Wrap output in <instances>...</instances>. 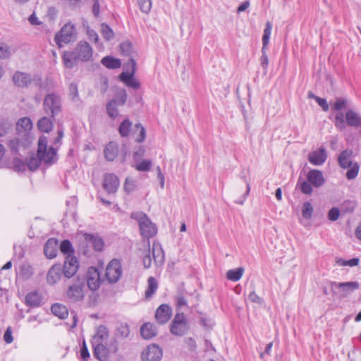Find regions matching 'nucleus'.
<instances>
[{
	"instance_id": "1",
	"label": "nucleus",
	"mask_w": 361,
	"mask_h": 361,
	"mask_svg": "<svg viewBox=\"0 0 361 361\" xmlns=\"http://www.w3.org/2000/svg\"><path fill=\"white\" fill-rule=\"evenodd\" d=\"M57 159L56 149L50 147L47 148V138L42 136L38 140V149L36 155L26 159V166L30 171H36L42 161L47 164H52Z\"/></svg>"
},
{
	"instance_id": "2",
	"label": "nucleus",
	"mask_w": 361,
	"mask_h": 361,
	"mask_svg": "<svg viewBox=\"0 0 361 361\" xmlns=\"http://www.w3.org/2000/svg\"><path fill=\"white\" fill-rule=\"evenodd\" d=\"M93 49L88 42H79L72 51L63 54V61L66 68H72L80 61L87 62L92 59Z\"/></svg>"
},
{
	"instance_id": "3",
	"label": "nucleus",
	"mask_w": 361,
	"mask_h": 361,
	"mask_svg": "<svg viewBox=\"0 0 361 361\" xmlns=\"http://www.w3.org/2000/svg\"><path fill=\"white\" fill-rule=\"evenodd\" d=\"M85 277L77 276L67 287L65 294L66 300L72 303L82 301L85 297Z\"/></svg>"
},
{
	"instance_id": "4",
	"label": "nucleus",
	"mask_w": 361,
	"mask_h": 361,
	"mask_svg": "<svg viewBox=\"0 0 361 361\" xmlns=\"http://www.w3.org/2000/svg\"><path fill=\"white\" fill-rule=\"evenodd\" d=\"M130 217L139 224L141 235L149 240L157 233L156 226L150 221L148 216L142 212H135L130 214Z\"/></svg>"
},
{
	"instance_id": "5",
	"label": "nucleus",
	"mask_w": 361,
	"mask_h": 361,
	"mask_svg": "<svg viewBox=\"0 0 361 361\" xmlns=\"http://www.w3.org/2000/svg\"><path fill=\"white\" fill-rule=\"evenodd\" d=\"M31 142L30 135L25 133H18V134L16 133L14 137L9 139L6 145L12 154H20V152L28 148Z\"/></svg>"
},
{
	"instance_id": "6",
	"label": "nucleus",
	"mask_w": 361,
	"mask_h": 361,
	"mask_svg": "<svg viewBox=\"0 0 361 361\" xmlns=\"http://www.w3.org/2000/svg\"><path fill=\"white\" fill-rule=\"evenodd\" d=\"M77 38V31L75 25L69 22L66 23L61 30L56 33L54 41L59 47L63 46L62 44H68L74 42Z\"/></svg>"
},
{
	"instance_id": "7",
	"label": "nucleus",
	"mask_w": 361,
	"mask_h": 361,
	"mask_svg": "<svg viewBox=\"0 0 361 361\" xmlns=\"http://www.w3.org/2000/svg\"><path fill=\"white\" fill-rule=\"evenodd\" d=\"M43 109L47 115L54 118L61 111L60 96L54 92L47 94L43 101Z\"/></svg>"
},
{
	"instance_id": "8",
	"label": "nucleus",
	"mask_w": 361,
	"mask_h": 361,
	"mask_svg": "<svg viewBox=\"0 0 361 361\" xmlns=\"http://www.w3.org/2000/svg\"><path fill=\"white\" fill-rule=\"evenodd\" d=\"M189 329L187 319L183 313L176 314L170 327L171 333L176 336H182Z\"/></svg>"
},
{
	"instance_id": "9",
	"label": "nucleus",
	"mask_w": 361,
	"mask_h": 361,
	"mask_svg": "<svg viewBox=\"0 0 361 361\" xmlns=\"http://www.w3.org/2000/svg\"><path fill=\"white\" fill-rule=\"evenodd\" d=\"M122 275V267L118 259H112L106 268L105 277L109 283H116Z\"/></svg>"
},
{
	"instance_id": "10",
	"label": "nucleus",
	"mask_w": 361,
	"mask_h": 361,
	"mask_svg": "<svg viewBox=\"0 0 361 361\" xmlns=\"http://www.w3.org/2000/svg\"><path fill=\"white\" fill-rule=\"evenodd\" d=\"M79 268V261L73 255L66 256L63 265L62 267V272L67 279L73 277L78 271Z\"/></svg>"
},
{
	"instance_id": "11",
	"label": "nucleus",
	"mask_w": 361,
	"mask_h": 361,
	"mask_svg": "<svg viewBox=\"0 0 361 361\" xmlns=\"http://www.w3.org/2000/svg\"><path fill=\"white\" fill-rule=\"evenodd\" d=\"M162 355V349L156 344H152L143 350L141 357L142 361H160Z\"/></svg>"
},
{
	"instance_id": "12",
	"label": "nucleus",
	"mask_w": 361,
	"mask_h": 361,
	"mask_svg": "<svg viewBox=\"0 0 361 361\" xmlns=\"http://www.w3.org/2000/svg\"><path fill=\"white\" fill-rule=\"evenodd\" d=\"M360 284L357 281H350L344 283H337L333 281L331 283V290L334 294H338L337 289H341L343 293L341 294V297H345L348 293L357 289Z\"/></svg>"
},
{
	"instance_id": "13",
	"label": "nucleus",
	"mask_w": 361,
	"mask_h": 361,
	"mask_svg": "<svg viewBox=\"0 0 361 361\" xmlns=\"http://www.w3.org/2000/svg\"><path fill=\"white\" fill-rule=\"evenodd\" d=\"M85 279V284L91 290H97L100 285V276L98 270L93 267L88 269L87 276Z\"/></svg>"
},
{
	"instance_id": "14",
	"label": "nucleus",
	"mask_w": 361,
	"mask_h": 361,
	"mask_svg": "<svg viewBox=\"0 0 361 361\" xmlns=\"http://www.w3.org/2000/svg\"><path fill=\"white\" fill-rule=\"evenodd\" d=\"M118 178L114 173H106L104 176L103 188L109 193H115L119 186Z\"/></svg>"
},
{
	"instance_id": "15",
	"label": "nucleus",
	"mask_w": 361,
	"mask_h": 361,
	"mask_svg": "<svg viewBox=\"0 0 361 361\" xmlns=\"http://www.w3.org/2000/svg\"><path fill=\"white\" fill-rule=\"evenodd\" d=\"M62 266L57 263L54 264L47 274V282L50 286L55 285L61 279L62 275Z\"/></svg>"
},
{
	"instance_id": "16",
	"label": "nucleus",
	"mask_w": 361,
	"mask_h": 361,
	"mask_svg": "<svg viewBox=\"0 0 361 361\" xmlns=\"http://www.w3.org/2000/svg\"><path fill=\"white\" fill-rule=\"evenodd\" d=\"M327 159V154L324 147L313 151L308 154V161L314 166L322 165Z\"/></svg>"
},
{
	"instance_id": "17",
	"label": "nucleus",
	"mask_w": 361,
	"mask_h": 361,
	"mask_svg": "<svg viewBox=\"0 0 361 361\" xmlns=\"http://www.w3.org/2000/svg\"><path fill=\"white\" fill-rule=\"evenodd\" d=\"M172 315V310L169 305L166 304L161 305L156 311L155 318L161 324H166Z\"/></svg>"
},
{
	"instance_id": "18",
	"label": "nucleus",
	"mask_w": 361,
	"mask_h": 361,
	"mask_svg": "<svg viewBox=\"0 0 361 361\" xmlns=\"http://www.w3.org/2000/svg\"><path fill=\"white\" fill-rule=\"evenodd\" d=\"M307 180L316 188L322 187L325 183L323 173L317 169H312L307 174Z\"/></svg>"
},
{
	"instance_id": "19",
	"label": "nucleus",
	"mask_w": 361,
	"mask_h": 361,
	"mask_svg": "<svg viewBox=\"0 0 361 361\" xmlns=\"http://www.w3.org/2000/svg\"><path fill=\"white\" fill-rule=\"evenodd\" d=\"M353 150L346 149L342 151L338 157V164L342 169H348L351 165L354 164L353 161Z\"/></svg>"
},
{
	"instance_id": "20",
	"label": "nucleus",
	"mask_w": 361,
	"mask_h": 361,
	"mask_svg": "<svg viewBox=\"0 0 361 361\" xmlns=\"http://www.w3.org/2000/svg\"><path fill=\"white\" fill-rule=\"evenodd\" d=\"M12 80L15 85L19 87H25L31 83L32 77L28 73L17 71L13 75Z\"/></svg>"
},
{
	"instance_id": "21",
	"label": "nucleus",
	"mask_w": 361,
	"mask_h": 361,
	"mask_svg": "<svg viewBox=\"0 0 361 361\" xmlns=\"http://www.w3.org/2000/svg\"><path fill=\"white\" fill-rule=\"evenodd\" d=\"M59 242L56 238H49L44 245V252L48 259H54L57 255Z\"/></svg>"
},
{
	"instance_id": "22",
	"label": "nucleus",
	"mask_w": 361,
	"mask_h": 361,
	"mask_svg": "<svg viewBox=\"0 0 361 361\" xmlns=\"http://www.w3.org/2000/svg\"><path fill=\"white\" fill-rule=\"evenodd\" d=\"M92 343L94 355L100 361H106L109 356V350L106 343Z\"/></svg>"
},
{
	"instance_id": "23",
	"label": "nucleus",
	"mask_w": 361,
	"mask_h": 361,
	"mask_svg": "<svg viewBox=\"0 0 361 361\" xmlns=\"http://www.w3.org/2000/svg\"><path fill=\"white\" fill-rule=\"evenodd\" d=\"M32 128V122L28 117H23L20 118L16 123V133H25L30 135V130Z\"/></svg>"
},
{
	"instance_id": "24",
	"label": "nucleus",
	"mask_w": 361,
	"mask_h": 361,
	"mask_svg": "<svg viewBox=\"0 0 361 361\" xmlns=\"http://www.w3.org/2000/svg\"><path fill=\"white\" fill-rule=\"evenodd\" d=\"M118 154V145L114 142H110L104 150V154L106 160L114 161Z\"/></svg>"
},
{
	"instance_id": "25",
	"label": "nucleus",
	"mask_w": 361,
	"mask_h": 361,
	"mask_svg": "<svg viewBox=\"0 0 361 361\" xmlns=\"http://www.w3.org/2000/svg\"><path fill=\"white\" fill-rule=\"evenodd\" d=\"M109 334L108 329L105 326L101 325L97 328V332L94 334V336H93L92 343H106V341L109 338Z\"/></svg>"
},
{
	"instance_id": "26",
	"label": "nucleus",
	"mask_w": 361,
	"mask_h": 361,
	"mask_svg": "<svg viewBox=\"0 0 361 361\" xmlns=\"http://www.w3.org/2000/svg\"><path fill=\"white\" fill-rule=\"evenodd\" d=\"M152 256L156 264H161L164 260V253L161 245L159 243L154 242L152 245Z\"/></svg>"
},
{
	"instance_id": "27",
	"label": "nucleus",
	"mask_w": 361,
	"mask_h": 361,
	"mask_svg": "<svg viewBox=\"0 0 361 361\" xmlns=\"http://www.w3.org/2000/svg\"><path fill=\"white\" fill-rule=\"evenodd\" d=\"M345 118L348 126L355 128L361 127V116L353 110L346 112Z\"/></svg>"
},
{
	"instance_id": "28",
	"label": "nucleus",
	"mask_w": 361,
	"mask_h": 361,
	"mask_svg": "<svg viewBox=\"0 0 361 361\" xmlns=\"http://www.w3.org/2000/svg\"><path fill=\"white\" fill-rule=\"evenodd\" d=\"M140 334L145 339H150L157 335V329L151 323H145L140 328Z\"/></svg>"
},
{
	"instance_id": "29",
	"label": "nucleus",
	"mask_w": 361,
	"mask_h": 361,
	"mask_svg": "<svg viewBox=\"0 0 361 361\" xmlns=\"http://www.w3.org/2000/svg\"><path fill=\"white\" fill-rule=\"evenodd\" d=\"M85 239L86 241L92 244L96 251L102 250L104 247V241L101 238L94 236L92 234H85Z\"/></svg>"
},
{
	"instance_id": "30",
	"label": "nucleus",
	"mask_w": 361,
	"mask_h": 361,
	"mask_svg": "<svg viewBox=\"0 0 361 361\" xmlns=\"http://www.w3.org/2000/svg\"><path fill=\"white\" fill-rule=\"evenodd\" d=\"M42 300L40 294L37 291H32L27 294L25 302L27 306L37 307L39 305Z\"/></svg>"
},
{
	"instance_id": "31",
	"label": "nucleus",
	"mask_w": 361,
	"mask_h": 361,
	"mask_svg": "<svg viewBox=\"0 0 361 361\" xmlns=\"http://www.w3.org/2000/svg\"><path fill=\"white\" fill-rule=\"evenodd\" d=\"M51 312L60 319H65L68 317V311L67 307L61 304L55 303L51 307Z\"/></svg>"
},
{
	"instance_id": "32",
	"label": "nucleus",
	"mask_w": 361,
	"mask_h": 361,
	"mask_svg": "<svg viewBox=\"0 0 361 361\" xmlns=\"http://www.w3.org/2000/svg\"><path fill=\"white\" fill-rule=\"evenodd\" d=\"M101 63L103 66L109 69H116L121 66V61L118 59H115L111 56L104 57Z\"/></svg>"
},
{
	"instance_id": "33",
	"label": "nucleus",
	"mask_w": 361,
	"mask_h": 361,
	"mask_svg": "<svg viewBox=\"0 0 361 361\" xmlns=\"http://www.w3.org/2000/svg\"><path fill=\"white\" fill-rule=\"evenodd\" d=\"M38 129L44 133H49L52 130L53 122L50 118L44 116L37 122Z\"/></svg>"
},
{
	"instance_id": "34",
	"label": "nucleus",
	"mask_w": 361,
	"mask_h": 361,
	"mask_svg": "<svg viewBox=\"0 0 361 361\" xmlns=\"http://www.w3.org/2000/svg\"><path fill=\"white\" fill-rule=\"evenodd\" d=\"M132 122L129 119L123 121L118 126V130L122 137H128L132 128Z\"/></svg>"
},
{
	"instance_id": "35",
	"label": "nucleus",
	"mask_w": 361,
	"mask_h": 361,
	"mask_svg": "<svg viewBox=\"0 0 361 361\" xmlns=\"http://www.w3.org/2000/svg\"><path fill=\"white\" fill-rule=\"evenodd\" d=\"M244 273V269L239 267L235 269H230L226 272V278L232 281H239Z\"/></svg>"
},
{
	"instance_id": "36",
	"label": "nucleus",
	"mask_w": 361,
	"mask_h": 361,
	"mask_svg": "<svg viewBox=\"0 0 361 361\" xmlns=\"http://www.w3.org/2000/svg\"><path fill=\"white\" fill-rule=\"evenodd\" d=\"M130 328L126 323H118L116 329V336L121 338H128L130 334Z\"/></svg>"
},
{
	"instance_id": "37",
	"label": "nucleus",
	"mask_w": 361,
	"mask_h": 361,
	"mask_svg": "<svg viewBox=\"0 0 361 361\" xmlns=\"http://www.w3.org/2000/svg\"><path fill=\"white\" fill-rule=\"evenodd\" d=\"M147 282H148V287H147V290H145V298H149L156 292V290L158 288V284H157V280L152 276H151L148 279Z\"/></svg>"
},
{
	"instance_id": "38",
	"label": "nucleus",
	"mask_w": 361,
	"mask_h": 361,
	"mask_svg": "<svg viewBox=\"0 0 361 361\" xmlns=\"http://www.w3.org/2000/svg\"><path fill=\"white\" fill-rule=\"evenodd\" d=\"M60 251L66 256L73 255L74 249L70 240H63L59 246Z\"/></svg>"
},
{
	"instance_id": "39",
	"label": "nucleus",
	"mask_w": 361,
	"mask_h": 361,
	"mask_svg": "<svg viewBox=\"0 0 361 361\" xmlns=\"http://www.w3.org/2000/svg\"><path fill=\"white\" fill-rule=\"evenodd\" d=\"M272 24L270 21H267L266 23L264 34L262 36V47H267L269 42Z\"/></svg>"
},
{
	"instance_id": "40",
	"label": "nucleus",
	"mask_w": 361,
	"mask_h": 361,
	"mask_svg": "<svg viewBox=\"0 0 361 361\" xmlns=\"http://www.w3.org/2000/svg\"><path fill=\"white\" fill-rule=\"evenodd\" d=\"M272 24L270 21H267L266 23L264 34L262 36V47H267L269 42Z\"/></svg>"
},
{
	"instance_id": "41",
	"label": "nucleus",
	"mask_w": 361,
	"mask_h": 361,
	"mask_svg": "<svg viewBox=\"0 0 361 361\" xmlns=\"http://www.w3.org/2000/svg\"><path fill=\"white\" fill-rule=\"evenodd\" d=\"M297 187L305 195H311L313 192V185L307 180H298Z\"/></svg>"
},
{
	"instance_id": "42",
	"label": "nucleus",
	"mask_w": 361,
	"mask_h": 361,
	"mask_svg": "<svg viewBox=\"0 0 361 361\" xmlns=\"http://www.w3.org/2000/svg\"><path fill=\"white\" fill-rule=\"evenodd\" d=\"M127 93L125 90H120L117 92L116 98L111 99V101H115V104L118 106H123L126 104L127 101Z\"/></svg>"
},
{
	"instance_id": "43",
	"label": "nucleus",
	"mask_w": 361,
	"mask_h": 361,
	"mask_svg": "<svg viewBox=\"0 0 361 361\" xmlns=\"http://www.w3.org/2000/svg\"><path fill=\"white\" fill-rule=\"evenodd\" d=\"M118 105L115 104V101H109L106 104V112L108 116L114 119L118 115L117 109Z\"/></svg>"
},
{
	"instance_id": "44",
	"label": "nucleus",
	"mask_w": 361,
	"mask_h": 361,
	"mask_svg": "<svg viewBox=\"0 0 361 361\" xmlns=\"http://www.w3.org/2000/svg\"><path fill=\"white\" fill-rule=\"evenodd\" d=\"M101 33L102 37L107 41L111 40L114 36L112 29L106 23L101 25Z\"/></svg>"
},
{
	"instance_id": "45",
	"label": "nucleus",
	"mask_w": 361,
	"mask_h": 361,
	"mask_svg": "<svg viewBox=\"0 0 361 361\" xmlns=\"http://www.w3.org/2000/svg\"><path fill=\"white\" fill-rule=\"evenodd\" d=\"M121 52L124 56H128L130 58L133 56V45L130 42L125 41L120 44Z\"/></svg>"
},
{
	"instance_id": "46",
	"label": "nucleus",
	"mask_w": 361,
	"mask_h": 361,
	"mask_svg": "<svg viewBox=\"0 0 361 361\" xmlns=\"http://www.w3.org/2000/svg\"><path fill=\"white\" fill-rule=\"evenodd\" d=\"M348 169H349L346 172V178L348 180L355 179L357 176L360 170V165L358 163L355 162L354 164L351 165Z\"/></svg>"
},
{
	"instance_id": "47",
	"label": "nucleus",
	"mask_w": 361,
	"mask_h": 361,
	"mask_svg": "<svg viewBox=\"0 0 361 361\" xmlns=\"http://www.w3.org/2000/svg\"><path fill=\"white\" fill-rule=\"evenodd\" d=\"M145 255L142 257V263L143 266L145 269H148L151 267L152 264V258L150 256V247H149V240H147L146 243V250Z\"/></svg>"
},
{
	"instance_id": "48",
	"label": "nucleus",
	"mask_w": 361,
	"mask_h": 361,
	"mask_svg": "<svg viewBox=\"0 0 361 361\" xmlns=\"http://www.w3.org/2000/svg\"><path fill=\"white\" fill-rule=\"evenodd\" d=\"M313 213V207L312 204L309 202H305L303 203L302 208V215L303 218L306 219H309L312 217Z\"/></svg>"
},
{
	"instance_id": "49",
	"label": "nucleus",
	"mask_w": 361,
	"mask_h": 361,
	"mask_svg": "<svg viewBox=\"0 0 361 361\" xmlns=\"http://www.w3.org/2000/svg\"><path fill=\"white\" fill-rule=\"evenodd\" d=\"M69 96L72 101L73 102H80L79 93L78 90V86L76 84L72 82L70 84L69 87Z\"/></svg>"
},
{
	"instance_id": "50",
	"label": "nucleus",
	"mask_w": 361,
	"mask_h": 361,
	"mask_svg": "<svg viewBox=\"0 0 361 361\" xmlns=\"http://www.w3.org/2000/svg\"><path fill=\"white\" fill-rule=\"evenodd\" d=\"M267 47H262V56L259 59L260 65L266 73L269 66V58L267 54Z\"/></svg>"
},
{
	"instance_id": "51",
	"label": "nucleus",
	"mask_w": 361,
	"mask_h": 361,
	"mask_svg": "<svg viewBox=\"0 0 361 361\" xmlns=\"http://www.w3.org/2000/svg\"><path fill=\"white\" fill-rule=\"evenodd\" d=\"M359 262H360V259L358 258H353L349 260H345V259L340 258L336 260L337 264H338L339 266H343V267H345V266H349L351 267H355V266L358 265Z\"/></svg>"
},
{
	"instance_id": "52",
	"label": "nucleus",
	"mask_w": 361,
	"mask_h": 361,
	"mask_svg": "<svg viewBox=\"0 0 361 361\" xmlns=\"http://www.w3.org/2000/svg\"><path fill=\"white\" fill-rule=\"evenodd\" d=\"M11 127L12 123L8 121L3 120L0 121V137L5 136Z\"/></svg>"
},
{
	"instance_id": "53",
	"label": "nucleus",
	"mask_w": 361,
	"mask_h": 361,
	"mask_svg": "<svg viewBox=\"0 0 361 361\" xmlns=\"http://www.w3.org/2000/svg\"><path fill=\"white\" fill-rule=\"evenodd\" d=\"M135 127L136 128H140V133L139 135L136 137L135 138V140L138 143H141L142 142L145 140V137H146V131H145V127L141 124V123H136L135 125Z\"/></svg>"
},
{
	"instance_id": "54",
	"label": "nucleus",
	"mask_w": 361,
	"mask_h": 361,
	"mask_svg": "<svg viewBox=\"0 0 361 361\" xmlns=\"http://www.w3.org/2000/svg\"><path fill=\"white\" fill-rule=\"evenodd\" d=\"M152 166V162L149 160H144L135 166L136 170L139 171H149Z\"/></svg>"
},
{
	"instance_id": "55",
	"label": "nucleus",
	"mask_w": 361,
	"mask_h": 361,
	"mask_svg": "<svg viewBox=\"0 0 361 361\" xmlns=\"http://www.w3.org/2000/svg\"><path fill=\"white\" fill-rule=\"evenodd\" d=\"M140 10L145 13L149 12L152 6L151 0H138Z\"/></svg>"
},
{
	"instance_id": "56",
	"label": "nucleus",
	"mask_w": 361,
	"mask_h": 361,
	"mask_svg": "<svg viewBox=\"0 0 361 361\" xmlns=\"http://www.w3.org/2000/svg\"><path fill=\"white\" fill-rule=\"evenodd\" d=\"M123 68L125 69V71H129V72H131L133 68V71L135 73V71H136V61L133 59V56H130V58H129L128 62H127V63H126L124 64Z\"/></svg>"
},
{
	"instance_id": "57",
	"label": "nucleus",
	"mask_w": 361,
	"mask_h": 361,
	"mask_svg": "<svg viewBox=\"0 0 361 361\" xmlns=\"http://www.w3.org/2000/svg\"><path fill=\"white\" fill-rule=\"evenodd\" d=\"M134 75H135V73L133 71V69L132 70L131 72L123 71L120 74L119 78L122 82H123L126 85L128 81H129L130 80H131L133 78V77H134Z\"/></svg>"
},
{
	"instance_id": "58",
	"label": "nucleus",
	"mask_w": 361,
	"mask_h": 361,
	"mask_svg": "<svg viewBox=\"0 0 361 361\" xmlns=\"http://www.w3.org/2000/svg\"><path fill=\"white\" fill-rule=\"evenodd\" d=\"M340 216V211L336 207L331 208L328 213V219L330 221H336Z\"/></svg>"
},
{
	"instance_id": "59",
	"label": "nucleus",
	"mask_w": 361,
	"mask_h": 361,
	"mask_svg": "<svg viewBox=\"0 0 361 361\" xmlns=\"http://www.w3.org/2000/svg\"><path fill=\"white\" fill-rule=\"evenodd\" d=\"M13 164H14V167L18 171H23L25 170L26 164L22 159H20L19 158H15L13 159Z\"/></svg>"
},
{
	"instance_id": "60",
	"label": "nucleus",
	"mask_w": 361,
	"mask_h": 361,
	"mask_svg": "<svg viewBox=\"0 0 361 361\" xmlns=\"http://www.w3.org/2000/svg\"><path fill=\"white\" fill-rule=\"evenodd\" d=\"M20 273L23 276L29 278L33 274L32 268L29 265H23L20 268Z\"/></svg>"
},
{
	"instance_id": "61",
	"label": "nucleus",
	"mask_w": 361,
	"mask_h": 361,
	"mask_svg": "<svg viewBox=\"0 0 361 361\" xmlns=\"http://www.w3.org/2000/svg\"><path fill=\"white\" fill-rule=\"evenodd\" d=\"M10 56L9 48L7 45L0 44V59H6Z\"/></svg>"
},
{
	"instance_id": "62",
	"label": "nucleus",
	"mask_w": 361,
	"mask_h": 361,
	"mask_svg": "<svg viewBox=\"0 0 361 361\" xmlns=\"http://www.w3.org/2000/svg\"><path fill=\"white\" fill-rule=\"evenodd\" d=\"M135 185L133 180L127 178L124 183V190L127 192H130L135 189Z\"/></svg>"
},
{
	"instance_id": "63",
	"label": "nucleus",
	"mask_w": 361,
	"mask_h": 361,
	"mask_svg": "<svg viewBox=\"0 0 361 361\" xmlns=\"http://www.w3.org/2000/svg\"><path fill=\"white\" fill-rule=\"evenodd\" d=\"M347 104V100L343 98H338L336 102L334 104V109L336 111H339L344 108Z\"/></svg>"
},
{
	"instance_id": "64",
	"label": "nucleus",
	"mask_w": 361,
	"mask_h": 361,
	"mask_svg": "<svg viewBox=\"0 0 361 361\" xmlns=\"http://www.w3.org/2000/svg\"><path fill=\"white\" fill-rule=\"evenodd\" d=\"M248 298L251 302L257 304H262L263 302L262 299L255 291L249 294Z\"/></svg>"
}]
</instances>
